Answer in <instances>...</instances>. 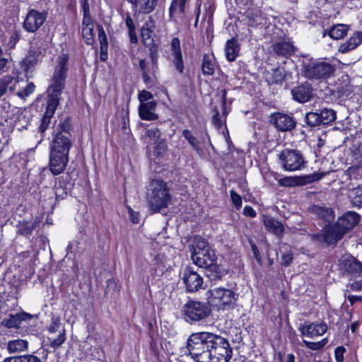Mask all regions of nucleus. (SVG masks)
<instances>
[{"label": "nucleus", "instance_id": "nucleus-1", "mask_svg": "<svg viewBox=\"0 0 362 362\" xmlns=\"http://www.w3.org/2000/svg\"><path fill=\"white\" fill-rule=\"evenodd\" d=\"M187 349L195 362H228L233 353L226 339L206 332L192 334Z\"/></svg>", "mask_w": 362, "mask_h": 362}, {"label": "nucleus", "instance_id": "nucleus-2", "mask_svg": "<svg viewBox=\"0 0 362 362\" xmlns=\"http://www.w3.org/2000/svg\"><path fill=\"white\" fill-rule=\"evenodd\" d=\"M68 60L69 56L66 54H62L58 57L53 78L47 90L46 111L39 127L41 133H44L49 127L61 100L62 92L65 86Z\"/></svg>", "mask_w": 362, "mask_h": 362}, {"label": "nucleus", "instance_id": "nucleus-3", "mask_svg": "<svg viewBox=\"0 0 362 362\" xmlns=\"http://www.w3.org/2000/svg\"><path fill=\"white\" fill-rule=\"evenodd\" d=\"M69 129L68 121L59 124L50 145L49 166L55 175L62 173L69 162V153L72 146Z\"/></svg>", "mask_w": 362, "mask_h": 362}, {"label": "nucleus", "instance_id": "nucleus-4", "mask_svg": "<svg viewBox=\"0 0 362 362\" xmlns=\"http://www.w3.org/2000/svg\"><path fill=\"white\" fill-rule=\"evenodd\" d=\"M146 201L150 210L158 212L168 207L171 202L167 184L160 180H153L146 192Z\"/></svg>", "mask_w": 362, "mask_h": 362}, {"label": "nucleus", "instance_id": "nucleus-5", "mask_svg": "<svg viewBox=\"0 0 362 362\" xmlns=\"http://www.w3.org/2000/svg\"><path fill=\"white\" fill-rule=\"evenodd\" d=\"M303 71L310 80H324L334 75L335 66L326 61L313 62L305 64Z\"/></svg>", "mask_w": 362, "mask_h": 362}, {"label": "nucleus", "instance_id": "nucleus-6", "mask_svg": "<svg viewBox=\"0 0 362 362\" xmlns=\"http://www.w3.org/2000/svg\"><path fill=\"white\" fill-rule=\"evenodd\" d=\"M209 293V303L220 309L231 308L236 303L238 295L230 289L215 288L211 289Z\"/></svg>", "mask_w": 362, "mask_h": 362}, {"label": "nucleus", "instance_id": "nucleus-7", "mask_svg": "<svg viewBox=\"0 0 362 362\" xmlns=\"http://www.w3.org/2000/svg\"><path fill=\"white\" fill-rule=\"evenodd\" d=\"M182 312L185 320L192 323L207 317L211 313V309L205 303L189 300L183 306Z\"/></svg>", "mask_w": 362, "mask_h": 362}, {"label": "nucleus", "instance_id": "nucleus-8", "mask_svg": "<svg viewBox=\"0 0 362 362\" xmlns=\"http://www.w3.org/2000/svg\"><path fill=\"white\" fill-rule=\"evenodd\" d=\"M282 168L287 171L300 170L305 166L302 154L296 150H284L279 155Z\"/></svg>", "mask_w": 362, "mask_h": 362}, {"label": "nucleus", "instance_id": "nucleus-9", "mask_svg": "<svg viewBox=\"0 0 362 362\" xmlns=\"http://www.w3.org/2000/svg\"><path fill=\"white\" fill-rule=\"evenodd\" d=\"M193 262L199 267L210 268L218 272V267L216 264V256L212 249L198 252H192Z\"/></svg>", "mask_w": 362, "mask_h": 362}, {"label": "nucleus", "instance_id": "nucleus-10", "mask_svg": "<svg viewBox=\"0 0 362 362\" xmlns=\"http://www.w3.org/2000/svg\"><path fill=\"white\" fill-rule=\"evenodd\" d=\"M46 19V12L30 9L24 20L23 28L29 33H34L43 25Z\"/></svg>", "mask_w": 362, "mask_h": 362}, {"label": "nucleus", "instance_id": "nucleus-11", "mask_svg": "<svg viewBox=\"0 0 362 362\" xmlns=\"http://www.w3.org/2000/svg\"><path fill=\"white\" fill-rule=\"evenodd\" d=\"M155 27V21L150 16L141 28V40L145 46L150 47L151 52L157 49L154 43Z\"/></svg>", "mask_w": 362, "mask_h": 362}, {"label": "nucleus", "instance_id": "nucleus-12", "mask_svg": "<svg viewBox=\"0 0 362 362\" xmlns=\"http://www.w3.org/2000/svg\"><path fill=\"white\" fill-rule=\"evenodd\" d=\"M270 121L278 130L281 132L290 131L296 127V122L291 116L281 112L272 114Z\"/></svg>", "mask_w": 362, "mask_h": 362}, {"label": "nucleus", "instance_id": "nucleus-13", "mask_svg": "<svg viewBox=\"0 0 362 362\" xmlns=\"http://www.w3.org/2000/svg\"><path fill=\"white\" fill-rule=\"evenodd\" d=\"M183 281L189 292L198 291L203 284V279L197 272L191 267H186L183 273Z\"/></svg>", "mask_w": 362, "mask_h": 362}, {"label": "nucleus", "instance_id": "nucleus-14", "mask_svg": "<svg viewBox=\"0 0 362 362\" xmlns=\"http://www.w3.org/2000/svg\"><path fill=\"white\" fill-rule=\"evenodd\" d=\"M327 330V326L325 323H308L300 324L299 331L302 335L314 338L325 334Z\"/></svg>", "mask_w": 362, "mask_h": 362}, {"label": "nucleus", "instance_id": "nucleus-15", "mask_svg": "<svg viewBox=\"0 0 362 362\" xmlns=\"http://www.w3.org/2000/svg\"><path fill=\"white\" fill-rule=\"evenodd\" d=\"M360 215L354 211H348L338 219L337 224L346 233L349 230L354 228L360 221Z\"/></svg>", "mask_w": 362, "mask_h": 362}, {"label": "nucleus", "instance_id": "nucleus-16", "mask_svg": "<svg viewBox=\"0 0 362 362\" xmlns=\"http://www.w3.org/2000/svg\"><path fill=\"white\" fill-rule=\"evenodd\" d=\"M291 94L296 101L303 103L312 98L313 88L309 83L302 84L293 88Z\"/></svg>", "mask_w": 362, "mask_h": 362}, {"label": "nucleus", "instance_id": "nucleus-17", "mask_svg": "<svg viewBox=\"0 0 362 362\" xmlns=\"http://www.w3.org/2000/svg\"><path fill=\"white\" fill-rule=\"evenodd\" d=\"M157 103L151 100L149 103L139 104V115L141 119L146 121L156 120L158 118V114L156 113Z\"/></svg>", "mask_w": 362, "mask_h": 362}, {"label": "nucleus", "instance_id": "nucleus-18", "mask_svg": "<svg viewBox=\"0 0 362 362\" xmlns=\"http://www.w3.org/2000/svg\"><path fill=\"white\" fill-rule=\"evenodd\" d=\"M345 233L343 232L339 226L336 223L332 226H327L325 227L322 236L324 240L328 244L336 243L341 238Z\"/></svg>", "mask_w": 362, "mask_h": 362}, {"label": "nucleus", "instance_id": "nucleus-19", "mask_svg": "<svg viewBox=\"0 0 362 362\" xmlns=\"http://www.w3.org/2000/svg\"><path fill=\"white\" fill-rule=\"evenodd\" d=\"M32 318V315L27 313H21L16 315H10L8 318L4 319L2 325L6 328H19L23 321H28Z\"/></svg>", "mask_w": 362, "mask_h": 362}, {"label": "nucleus", "instance_id": "nucleus-20", "mask_svg": "<svg viewBox=\"0 0 362 362\" xmlns=\"http://www.w3.org/2000/svg\"><path fill=\"white\" fill-rule=\"evenodd\" d=\"M171 50L173 56V63L176 69L182 73L184 70V64L182 55L180 50V41L177 37H174L171 41Z\"/></svg>", "mask_w": 362, "mask_h": 362}, {"label": "nucleus", "instance_id": "nucleus-21", "mask_svg": "<svg viewBox=\"0 0 362 362\" xmlns=\"http://www.w3.org/2000/svg\"><path fill=\"white\" fill-rule=\"evenodd\" d=\"M362 44V31L354 33L348 40L342 43L339 47V52L344 54L347 53L358 45Z\"/></svg>", "mask_w": 362, "mask_h": 362}, {"label": "nucleus", "instance_id": "nucleus-22", "mask_svg": "<svg viewBox=\"0 0 362 362\" xmlns=\"http://www.w3.org/2000/svg\"><path fill=\"white\" fill-rule=\"evenodd\" d=\"M224 50L226 59L229 62L235 61L240 52V45L238 40L234 37L228 40L225 45Z\"/></svg>", "mask_w": 362, "mask_h": 362}, {"label": "nucleus", "instance_id": "nucleus-23", "mask_svg": "<svg viewBox=\"0 0 362 362\" xmlns=\"http://www.w3.org/2000/svg\"><path fill=\"white\" fill-rule=\"evenodd\" d=\"M264 226L269 232L276 235H281L284 230L282 223L272 216H263L262 218Z\"/></svg>", "mask_w": 362, "mask_h": 362}, {"label": "nucleus", "instance_id": "nucleus-24", "mask_svg": "<svg viewBox=\"0 0 362 362\" xmlns=\"http://www.w3.org/2000/svg\"><path fill=\"white\" fill-rule=\"evenodd\" d=\"M10 354H19L28 349V342L24 339H14L8 341L6 346Z\"/></svg>", "mask_w": 362, "mask_h": 362}, {"label": "nucleus", "instance_id": "nucleus-25", "mask_svg": "<svg viewBox=\"0 0 362 362\" xmlns=\"http://www.w3.org/2000/svg\"><path fill=\"white\" fill-rule=\"evenodd\" d=\"M273 51L278 55L287 57L294 53V47L290 42H281L274 45Z\"/></svg>", "mask_w": 362, "mask_h": 362}, {"label": "nucleus", "instance_id": "nucleus-26", "mask_svg": "<svg viewBox=\"0 0 362 362\" xmlns=\"http://www.w3.org/2000/svg\"><path fill=\"white\" fill-rule=\"evenodd\" d=\"M310 211L326 221H330L334 218L332 211L330 208L314 205L310 208Z\"/></svg>", "mask_w": 362, "mask_h": 362}, {"label": "nucleus", "instance_id": "nucleus-27", "mask_svg": "<svg viewBox=\"0 0 362 362\" xmlns=\"http://www.w3.org/2000/svg\"><path fill=\"white\" fill-rule=\"evenodd\" d=\"M348 31V26L344 24H337L333 25L329 30L328 35L330 37L339 40L343 38Z\"/></svg>", "mask_w": 362, "mask_h": 362}, {"label": "nucleus", "instance_id": "nucleus-28", "mask_svg": "<svg viewBox=\"0 0 362 362\" xmlns=\"http://www.w3.org/2000/svg\"><path fill=\"white\" fill-rule=\"evenodd\" d=\"M186 2L187 0H173L169 8L170 17L173 18L177 12L183 13Z\"/></svg>", "mask_w": 362, "mask_h": 362}, {"label": "nucleus", "instance_id": "nucleus-29", "mask_svg": "<svg viewBox=\"0 0 362 362\" xmlns=\"http://www.w3.org/2000/svg\"><path fill=\"white\" fill-rule=\"evenodd\" d=\"M349 197L354 206L362 207V188L356 187L352 189Z\"/></svg>", "mask_w": 362, "mask_h": 362}, {"label": "nucleus", "instance_id": "nucleus-30", "mask_svg": "<svg viewBox=\"0 0 362 362\" xmlns=\"http://www.w3.org/2000/svg\"><path fill=\"white\" fill-rule=\"evenodd\" d=\"M202 71L204 74L213 75L214 73V57L205 54L202 61Z\"/></svg>", "mask_w": 362, "mask_h": 362}, {"label": "nucleus", "instance_id": "nucleus-31", "mask_svg": "<svg viewBox=\"0 0 362 362\" xmlns=\"http://www.w3.org/2000/svg\"><path fill=\"white\" fill-rule=\"evenodd\" d=\"M320 124H327L336 119V112L331 109H324L319 112Z\"/></svg>", "mask_w": 362, "mask_h": 362}, {"label": "nucleus", "instance_id": "nucleus-32", "mask_svg": "<svg viewBox=\"0 0 362 362\" xmlns=\"http://www.w3.org/2000/svg\"><path fill=\"white\" fill-rule=\"evenodd\" d=\"M211 249L209 243L201 236H196L194 240L192 252H203Z\"/></svg>", "mask_w": 362, "mask_h": 362}, {"label": "nucleus", "instance_id": "nucleus-33", "mask_svg": "<svg viewBox=\"0 0 362 362\" xmlns=\"http://www.w3.org/2000/svg\"><path fill=\"white\" fill-rule=\"evenodd\" d=\"M161 133L158 128H153L148 129L145 134V139L146 143H156V141H160Z\"/></svg>", "mask_w": 362, "mask_h": 362}, {"label": "nucleus", "instance_id": "nucleus-34", "mask_svg": "<svg viewBox=\"0 0 362 362\" xmlns=\"http://www.w3.org/2000/svg\"><path fill=\"white\" fill-rule=\"evenodd\" d=\"M182 135L198 153H201L202 152V148L199 146V142L189 129H185L182 132Z\"/></svg>", "mask_w": 362, "mask_h": 362}, {"label": "nucleus", "instance_id": "nucleus-35", "mask_svg": "<svg viewBox=\"0 0 362 362\" xmlns=\"http://www.w3.org/2000/svg\"><path fill=\"white\" fill-rule=\"evenodd\" d=\"M305 122L310 127H316L320 124L319 112H310L305 115Z\"/></svg>", "mask_w": 362, "mask_h": 362}, {"label": "nucleus", "instance_id": "nucleus-36", "mask_svg": "<svg viewBox=\"0 0 362 362\" xmlns=\"http://www.w3.org/2000/svg\"><path fill=\"white\" fill-rule=\"evenodd\" d=\"M157 5V0H144L140 6V12L143 13H150Z\"/></svg>", "mask_w": 362, "mask_h": 362}, {"label": "nucleus", "instance_id": "nucleus-37", "mask_svg": "<svg viewBox=\"0 0 362 362\" xmlns=\"http://www.w3.org/2000/svg\"><path fill=\"white\" fill-rule=\"evenodd\" d=\"M98 40L100 41V49L103 52L107 51V47H108V42L106 37V34L105 33V30L102 25L98 26Z\"/></svg>", "mask_w": 362, "mask_h": 362}, {"label": "nucleus", "instance_id": "nucleus-38", "mask_svg": "<svg viewBox=\"0 0 362 362\" xmlns=\"http://www.w3.org/2000/svg\"><path fill=\"white\" fill-rule=\"evenodd\" d=\"M153 154L156 156L163 155L167 151V146L165 141L163 139L153 143Z\"/></svg>", "mask_w": 362, "mask_h": 362}, {"label": "nucleus", "instance_id": "nucleus-39", "mask_svg": "<svg viewBox=\"0 0 362 362\" xmlns=\"http://www.w3.org/2000/svg\"><path fill=\"white\" fill-rule=\"evenodd\" d=\"M82 36L86 42L90 45L93 42V26H83L82 27Z\"/></svg>", "mask_w": 362, "mask_h": 362}, {"label": "nucleus", "instance_id": "nucleus-40", "mask_svg": "<svg viewBox=\"0 0 362 362\" xmlns=\"http://www.w3.org/2000/svg\"><path fill=\"white\" fill-rule=\"evenodd\" d=\"M65 329H62V331L59 332V334L57 338H49L50 346L54 349H57L65 341Z\"/></svg>", "mask_w": 362, "mask_h": 362}, {"label": "nucleus", "instance_id": "nucleus-41", "mask_svg": "<svg viewBox=\"0 0 362 362\" xmlns=\"http://www.w3.org/2000/svg\"><path fill=\"white\" fill-rule=\"evenodd\" d=\"M13 80V77L9 75L0 78V98L5 94L7 87Z\"/></svg>", "mask_w": 362, "mask_h": 362}, {"label": "nucleus", "instance_id": "nucleus-42", "mask_svg": "<svg viewBox=\"0 0 362 362\" xmlns=\"http://www.w3.org/2000/svg\"><path fill=\"white\" fill-rule=\"evenodd\" d=\"M328 340L327 338L323 339L322 340L317 342H312L308 341L307 340H303V343L310 349L312 350H319L322 349L325 344L327 343Z\"/></svg>", "mask_w": 362, "mask_h": 362}, {"label": "nucleus", "instance_id": "nucleus-43", "mask_svg": "<svg viewBox=\"0 0 362 362\" xmlns=\"http://www.w3.org/2000/svg\"><path fill=\"white\" fill-rule=\"evenodd\" d=\"M35 86L34 85V83L30 82L26 85V86L23 90L18 91L17 95L21 98H25L29 96L31 93H33L35 90Z\"/></svg>", "mask_w": 362, "mask_h": 362}, {"label": "nucleus", "instance_id": "nucleus-44", "mask_svg": "<svg viewBox=\"0 0 362 362\" xmlns=\"http://www.w3.org/2000/svg\"><path fill=\"white\" fill-rule=\"evenodd\" d=\"M230 195L233 205L236 209H240L242 206V197L234 190L230 192Z\"/></svg>", "mask_w": 362, "mask_h": 362}, {"label": "nucleus", "instance_id": "nucleus-45", "mask_svg": "<svg viewBox=\"0 0 362 362\" xmlns=\"http://www.w3.org/2000/svg\"><path fill=\"white\" fill-rule=\"evenodd\" d=\"M138 98L140 104L149 103V101L153 98V95L151 93L144 90L139 93Z\"/></svg>", "mask_w": 362, "mask_h": 362}, {"label": "nucleus", "instance_id": "nucleus-46", "mask_svg": "<svg viewBox=\"0 0 362 362\" xmlns=\"http://www.w3.org/2000/svg\"><path fill=\"white\" fill-rule=\"evenodd\" d=\"M284 78V71L280 69H276L274 70L272 83H281Z\"/></svg>", "mask_w": 362, "mask_h": 362}, {"label": "nucleus", "instance_id": "nucleus-47", "mask_svg": "<svg viewBox=\"0 0 362 362\" xmlns=\"http://www.w3.org/2000/svg\"><path fill=\"white\" fill-rule=\"evenodd\" d=\"M68 194V189L66 187L62 186V183L59 182L58 185L55 187V194L57 198H64V195Z\"/></svg>", "mask_w": 362, "mask_h": 362}, {"label": "nucleus", "instance_id": "nucleus-48", "mask_svg": "<svg viewBox=\"0 0 362 362\" xmlns=\"http://www.w3.org/2000/svg\"><path fill=\"white\" fill-rule=\"evenodd\" d=\"M349 292V291L348 289H346L344 291L345 298H346L349 300L351 305H354L355 303L358 301L362 302V296L348 295Z\"/></svg>", "mask_w": 362, "mask_h": 362}, {"label": "nucleus", "instance_id": "nucleus-49", "mask_svg": "<svg viewBox=\"0 0 362 362\" xmlns=\"http://www.w3.org/2000/svg\"><path fill=\"white\" fill-rule=\"evenodd\" d=\"M346 349L343 346H338L336 348L334 351L335 359L337 362H343L344 361V354Z\"/></svg>", "mask_w": 362, "mask_h": 362}, {"label": "nucleus", "instance_id": "nucleus-50", "mask_svg": "<svg viewBox=\"0 0 362 362\" xmlns=\"http://www.w3.org/2000/svg\"><path fill=\"white\" fill-rule=\"evenodd\" d=\"M293 260V254L289 251L284 253L281 256L282 264L287 267Z\"/></svg>", "mask_w": 362, "mask_h": 362}, {"label": "nucleus", "instance_id": "nucleus-51", "mask_svg": "<svg viewBox=\"0 0 362 362\" xmlns=\"http://www.w3.org/2000/svg\"><path fill=\"white\" fill-rule=\"evenodd\" d=\"M23 362H42V360L34 354L22 355Z\"/></svg>", "mask_w": 362, "mask_h": 362}, {"label": "nucleus", "instance_id": "nucleus-52", "mask_svg": "<svg viewBox=\"0 0 362 362\" xmlns=\"http://www.w3.org/2000/svg\"><path fill=\"white\" fill-rule=\"evenodd\" d=\"M279 183L281 186L291 187L295 185L296 181L293 177H286L282 179H280Z\"/></svg>", "mask_w": 362, "mask_h": 362}, {"label": "nucleus", "instance_id": "nucleus-53", "mask_svg": "<svg viewBox=\"0 0 362 362\" xmlns=\"http://www.w3.org/2000/svg\"><path fill=\"white\" fill-rule=\"evenodd\" d=\"M243 214L246 216H249L251 218H254L256 216L257 214L254 209L250 206H245L243 209Z\"/></svg>", "mask_w": 362, "mask_h": 362}, {"label": "nucleus", "instance_id": "nucleus-54", "mask_svg": "<svg viewBox=\"0 0 362 362\" xmlns=\"http://www.w3.org/2000/svg\"><path fill=\"white\" fill-rule=\"evenodd\" d=\"M347 287L353 291H362V282L361 281H355L348 284Z\"/></svg>", "mask_w": 362, "mask_h": 362}, {"label": "nucleus", "instance_id": "nucleus-55", "mask_svg": "<svg viewBox=\"0 0 362 362\" xmlns=\"http://www.w3.org/2000/svg\"><path fill=\"white\" fill-rule=\"evenodd\" d=\"M83 26H93L91 18L86 11L84 12V16L82 23V27Z\"/></svg>", "mask_w": 362, "mask_h": 362}, {"label": "nucleus", "instance_id": "nucleus-56", "mask_svg": "<svg viewBox=\"0 0 362 362\" xmlns=\"http://www.w3.org/2000/svg\"><path fill=\"white\" fill-rule=\"evenodd\" d=\"M128 211L131 221L134 223H138L139 221V214L134 211L131 208H129Z\"/></svg>", "mask_w": 362, "mask_h": 362}, {"label": "nucleus", "instance_id": "nucleus-57", "mask_svg": "<svg viewBox=\"0 0 362 362\" xmlns=\"http://www.w3.org/2000/svg\"><path fill=\"white\" fill-rule=\"evenodd\" d=\"M213 122L214 125L218 128L222 126L223 121L218 112H216V114L213 116Z\"/></svg>", "mask_w": 362, "mask_h": 362}, {"label": "nucleus", "instance_id": "nucleus-58", "mask_svg": "<svg viewBox=\"0 0 362 362\" xmlns=\"http://www.w3.org/2000/svg\"><path fill=\"white\" fill-rule=\"evenodd\" d=\"M129 37L130 42L133 44H136L138 42V37L135 31V29L129 30Z\"/></svg>", "mask_w": 362, "mask_h": 362}, {"label": "nucleus", "instance_id": "nucleus-59", "mask_svg": "<svg viewBox=\"0 0 362 362\" xmlns=\"http://www.w3.org/2000/svg\"><path fill=\"white\" fill-rule=\"evenodd\" d=\"M3 362H23L22 355L18 356H9L4 359Z\"/></svg>", "mask_w": 362, "mask_h": 362}, {"label": "nucleus", "instance_id": "nucleus-60", "mask_svg": "<svg viewBox=\"0 0 362 362\" xmlns=\"http://www.w3.org/2000/svg\"><path fill=\"white\" fill-rule=\"evenodd\" d=\"M352 270L356 272H362V263L354 261L351 264Z\"/></svg>", "mask_w": 362, "mask_h": 362}, {"label": "nucleus", "instance_id": "nucleus-61", "mask_svg": "<svg viewBox=\"0 0 362 362\" xmlns=\"http://www.w3.org/2000/svg\"><path fill=\"white\" fill-rule=\"evenodd\" d=\"M323 177V174L320 173H314L310 176H308V179L310 182L317 181L320 180Z\"/></svg>", "mask_w": 362, "mask_h": 362}, {"label": "nucleus", "instance_id": "nucleus-62", "mask_svg": "<svg viewBox=\"0 0 362 362\" xmlns=\"http://www.w3.org/2000/svg\"><path fill=\"white\" fill-rule=\"evenodd\" d=\"M125 23L128 28V30L135 29L134 21L130 16H127L125 21Z\"/></svg>", "mask_w": 362, "mask_h": 362}, {"label": "nucleus", "instance_id": "nucleus-63", "mask_svg": "<svg viewBox=\"0 0 362 362\" xmlns=\"http://www.w3.org/2000/svg\"><path fill=\"white\" fill-rule=\"evenodd\" d=\"M355 153L357 156H362V140L360 141L358 146L356 148Z\"/></svg>", "mask_w": 362, "mask_h": 362}, {"label": "nucleus", "instance_id": "nucleus-64", "mask_svg": "<svg viewBox=\"0 0 362 362\" xmlns=\"http://www.w3.org/2000/svg\"><path fill=\"white\" fill-rule=\"evenodd\" d=\"M58 327H59V323H57V322H54V325L49 327V331L52 333H54L57 330Z\"/></svg>", "mask_w": 362, "mask_h": 362}]
</instances>
